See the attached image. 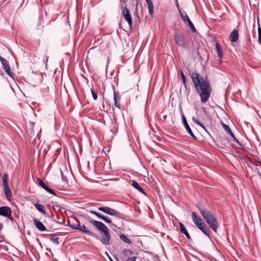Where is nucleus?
<instances>
[{
	"mask_svg": "<svg viewBox=\"0 0 261 261\" xmlns=\"http://www.w3.org/2000/svg\"><path fill=\"white\" fill-rule=\"evenodd\" d=\"M190 75L197 93L200 95L201 102H206L210 97L212 92V88L208 81L206 79L203 80L195 71L190 72Z\"/></svg>",
	"mask_w": 261,
	"mask_h": 261,
	"instance_id": "1",
	"label": "nucleus"
},
{
	"mask_svg": "<svg viewBox=\"0 0 261 261\" xmlns=\"http://www.w3.org/2000/svg\"><path fill=\"white\" fill-rule=\"evenodd\" d=\"M199 210L203 219L210 225L214 231L216 232L219 225L217 219L214 214L211 211L205 208L199 207Z\"/></svg>",
	"mask_w": 261,
	"mask_h": 261,
	"instance_id": "2",
	"label": "nucleus"
},
{
	"mask_svg": "<svg viewBox=\"0 0 261 261\" xmlns=\"http://www.w3.org/2000/svg\"><path fill=\"white\" fill-rule=\"evenodd\" d=\"M89 222L99 231L102 232L101 235V239H100L101 242L104 245L109 244L111 236L109 228L107 227V226L100 221L90 220Z\"/></svg>",
	"mask_w": 261,
	"mask_h": 261,
	"instance_id": "3",
	"label": "nucleus"
},
{
	"mask_svg": "<svg viewBox=\"0 0 261 261\" xmlns=\"http://www.w3.org/2000/svg\"><path fill=\"white\" fill-rule=\"evenodd\" d=\"M173 38L175 43L179 46L186 48L187 41L184 34L179 30H176L173 33Z\"/></svg>",
	"mask_w": 261,
	"mask_h": 261,
	"instance_id": "4",
	"label": "nucleus"
},
{
	"mask_svg": "<svg viewBox=\"0 0 261 261\" xmlns=\"http://www.w3.org/2000/svg\"><path fill=\"white\" fill-rule=\"evenodd\" d=\"M98 210L108 215L116 217L119 219H124V215L109 207H99Z\"/></svg>",
	"mask_w": 261,
	"mask_h": 261,
	"instance_id": "5",
	"label": "nucleus"
},
{
	"mask_svg": "<svg viewBox=\"0 0 261 261\" xmlns=\"http://www.w3.org/2000/svg\"><path fill=\"white\" fill-rule=\"evenodd\" d=\"M0 61L3 66L5 72L11 77L14 79V73L11 70L8 61L0 56Z\"/></svg>",
	"mask_w": 261,
	"mask_h": 261,
	"instance_id": "6",
	"label": "nucleus"
},
{
	"mask_svg": "<svg viewBox=\"0 0 261 261\" xmlns=\"http://www.w3.org/2000/svg\"><path fill=\"white\" fill-rule=\"evenodd\" d=\"M191 216L194 223L197 228H199L205 224L203 219L196 212H192Z\"/></svg>",
	"mask_w": 261,
	"mask_h": 261,
	"instance_id": "7",
	"label": "nucleus"
},
{
	"mask_svg": "<svg viewBox=\"0 0 261 261\" xmlns=\"http://www.w3.org/2000/svg\"><path fill=\"white\" fill-rule=\"evenodd\" d=\"M123 15L124 17L125 20L128 22L129 26L131 27L132 26V16L129 10L126 7H124L123 8Z\"/></svg>",
	"mask_w": 261,
	"mask_h": 261,
	"instance_id": "8",
	"label": "nucleus"
},
{
	"mask_svg": "<svg viewBox=\"0 0 261 261\" xmlns=\"http://www.w3.org/2000/svg\"><path fill=\"white\" fill-rule=\"evenodd\" d=\"M181 119L182 123L186 129V130L188 133V134L193 138L196 139V136L194 135L192 131V129L191 127H190L189 125L188 124L186 118L184 115H181Z\"/></svg>",
	"mask_w": 261,
	"mask_h": 261,
	"instance_id": "9",
	"label": "nucleus"
},
{
	"mask_svg": "<svg viewBox=\"0 0 261 261\" xmlns=\"http://www.w3.org/2000/svg\"><path fill=\"white\" fill-rule=\"evenodd\" d=\"M12 214V211L10 207L7 206L0 207V216L5 217H10Z\"/></svg>",
	"mask_w": 261,
	"mask_h": 261,
	"instance_id": "10",
	"label": "nucleus"
},
{
	"mask_svg": "<svg viewBox=\"0 0 261 261\" xmlns=\"http://www.w3.org/2000/svg\"><path fill=\"white\" fill-rule=\"evenodd\" d=\"M38 184L40 187H41L42 188H43L45 190H46L48 193L54 195H56V193L55 191H54L53 190L50 189L49 187L46 184H45L42 179L40 178L38 179Z\"/></svg>",
	"mask_w": 261,
	"mask_h": 261,
	"instance_id": "11",
	"label": "nucleus"
},
{
	"mask_svg": "<svg viewBox=\"0 0 261 261\" xmlns=\"http://www.w3.org/2000/svg\"><path fill=\"white\" fill-rule=\"evenodd\" d=\"M33 223L35 226L40 231H44L47 230L44 224L37 219H33Z\"/></svg>",
	"mask_w": 261,
	"mask_h": 261,
	"instance_id": "12",
	"label": "nucleus"
},
{
	"mask_svg": "<svg viewBox=\"0 0 261 261\" xmlns=\"http://www.w3.org/2000/svg\"><path fill=\"white\" fill-rule=\"evenodd\" d=\"M229 38L231 42H235L237 41L239 39L238 31L236 29H233L230 34Z\"/></svg>",
	"mask_w": 261,
	"mask_h": 261,
	"instance_id": "13",
	"label": "nucleus"
},
{
	"mask_svg": "<svg viewBox=\"0 0 261 261\" xmlns=\"http://www.w3.org/2000/svg\"><path fill=\"white\" fill-rule=\"evenodd\" d=\"M217 54L218 57L219 58V61L221 63L223 58V53L222 51L221 46L219 43H216L215 44Z\"/></svg>",
	"mask_w": 261,
	"mask_h": 261,
	"instance_id": "14",
	"label": "nucleus"
},
{
	"mask_svg": "<svg viewBox=\"0 0 261 261\" xmlns=\"http://www.w3.org/2000/svg\"><path fill=\"white\" fill-rule=\"evenodd\" d=\"M222 126H223V128L225 129V130L226 132H227L232 138H233L234 140L236 142L239 143L238 140L236 138V137L234 136V134L231 132L230 127H229V126L228 125L223 123Z\"/></svg>",
	"mask_w": 261,
	"mask_h": 261,
	"instance_id": "15",
	"label": "nucleus"
},
{
	"mask_svg": "<svg viewBox=\"0 0 261 261\" xmlns=\"http://www.w3.org/2000/svg\"><path fill=\"white\" fill-rule=\"evenodd\" d=\"M3 187H4V190L5 195L7 197V199L9 200L11 199L12 198V192L10 190V189L9 188V184L6 185H3Z\"/></svg>",
	"mask_w": 261,
	"mask_h": 261,
	"instance_id": "16",
	"label": "nucleus"
},
{
	"mask_svg": "<svg viewBox=\"0 0 261 261\" xmlns=\"http://www.w3.org/2000/svg\"><path fill=\"white\" fill-rule=\"evenodd\" d=\"M67 223L68 225L72 229H77V228H79L80 222H76L75 223V220H68Z\"/></svg>",
	"mask_w": 261,
	"mask_h": 261,
	"instance_id": "17",
	"label": "nucleus"
},
{
	"mask_svg": "<svg viewBox=\"0 0 261 261\" xmlns=\"http://www.w3.org/2000/svg\"><path fill=\"white\" fill-rule=\"evenodd\" d=\"M179 227H180V232L181 233H182L183 234H185V236H186L187 239H188L189 240L191 239V236H190L189 233H188V232L187 229L186 228V227H185L184 225L181 223H179Z\"/></svg>",
	"mask_w": 261,
	"mask_h": 261,
	"instance_id": "18",
	"label": "nucleus"
},
{
	"mask_svg": "<svg viewBox=\"0 0 261 261\" xmlns=\"http://www.w3.org/2000/svg\"><path fill=\"white\" fill-rule=\"evenodd\" d=\"M77 229L82 232L87 233L88 234L94 235V233L92 232H91L89 229H87L86 227L84 225L81 226L79 224V228H77Z\"/></svg>",
	"mask_w": 261,
	"mask_h": 261,
	"instance_id": "19",
	"label": "nucleus"
},
{
	"mask_svg": "<svg viewBox=\"0 0 261 261\" xmlns=\"http://www.w3.org/2000/svg\"><path fill=\"white\" fill-rule=\"evenodd\" d=\"M132 182V186L137 189L138 191L141 192V193L145 194L144 191V189L140 186V185L135 180H133L130 181Z\"/></svg>",
	"mask_w": 261,
	"mask_h": 261,
	"instance_id": "20",
	"label": "nucleus"
},
{
	"mask_svg": "<svg viewBox=\"0 0 261 261\" xmlns=\"http://www.w3.org/2000/svg\"><path fill=\"white\" fill-rule=\"evenodd\" d=\"M148 5L149 13L151 15L153 14L154 12L153 4L151 0H145Z\"/></svg>",
	"mask_w": 261,
	"mask_h": 261,
	"instance_id": "21",
	"label": "nucleus"
},
{
	"mask_svg": "<svg viewBox=\"0 0 261 261\" xmlns=\"http://www.w3.org/2000/svg\"><path fill=\"white\" fill-rule=\"evenodd\" d=\"M199 229L205 235L210 237V231L209 228L206 224L203 225L202 226L200 227Z\"/></svg>",
	"mask_w": 261,
	"mask_h": 261,
	"instance_id": "22",
	"label": "nucleus"
},
{
	"mask_svg": "<svg viewBox=\"0 0 261 261\" xmlns=\"http://www.w3.org/2000/svg\"><path fill=\"white\" fill-rule=\"evenodd\" d=\"M34 206L40 212L42 213L43 215H45L46 214V211H45V207L43 205L39 203H35Z\"/></svg>",
	"mask_w": 261,
	"mask_h": 261,
	"instance_id": "23",
	"label": "nucleus"
},
{
	"mask_svg": "<svg viewBox=\"0 0 261 261\" xmlns=\"http://www.w3.org/2000/svg\"><path fill=\"white\" fill-rule=\"evenodd\" d=\"M50 241L53 242L54 243L58 245L59 242V238L56 237V234H50Z\"/></svg>",
	"mask_w": 261,
	"mask_h": 261,
	"instance_id": "24",
	"label": "nucleus"
},
{
	"mask_svg": "<svg viewBox=\"0 0 261 261\" xmlns=\"http://www.w3.org/2000/svg\"><path fill=\"white\" fill-rule=\"evenodd\" d=\"M119 237L120 239L124 242L129 244L132 243V241L130 240V239H128L125 234H120Z\"/></svg>",
	"mask_w": 261,
	"mask_h": 261,
	"instance_id": "25",
	"label": "nucleus"
},
{
	"mask_svg": "<svg viewBox=\"0 0 261 261\" xmlns=\"http://www.w3.org/2000/svg\"><path fill=\"white\" fill-rule=\"evenodd\" d=\"M114 105L115 106L119 108V109H121L120 105L118 103L117 101V93L115 90V88H114Z\"/></svg>",
	"mask_w": 261,
	"mask_h": 261,
	"instance_id": "26",
	"label": "nucleus"
},
{
	"mask_svg": "<svg viewBox=\"0 0 261 261\" xmlns=\"http://www.w3.org/2000/svg\"><path fill=\"white\" fill-rule=\"evenodd\" d=\"M192 121L193 122L196 123L197 125H199L200 127L203 128L205 131H206V128L204 125L200 122V121L195 117L192 118Z\"/></svg>",
	"mask_w": 261,
	"mask_h": 261,
	"instance_id": "27",
	"label": "nucleus"
},
{
	"mask_svg": "<svg viewBox=\"0 0 261 261\" xmlns=\"http://www.w3.org/2000/svg\"><path fill=\"white\" fill-rule=\"evenodd\" d=\"M186 21L188 22V24H189V27H190V29H191V30L192 31V32L193 33L196 32V29L195 27H194V25L193 24L192 22L191 21L190 19L189 18Z\"/></svg>",
	"mask_w": 261,
	"mask_h": 261,
	"instance_id": "28",
	"label": "nucleus"
},
{
	"mask_svg": "<svg viewBox=\"0 0 261 261\" xmlns=\"http://www.w3.org/2000/svg\"><path fill=\"white\" fill-rule=\"evenodd\" d=\"M8 179H9V175L8 174H4L2 177L3 180V186L8 185Z\"/></svg>",
	"mask_w": 261,
	"mask_h": 261,
	"instance_id": "29",
	"label": "nucleus"
},
{
	"mask_svg": "<svg viewBox=\"0 0 261 261\" xmlns=\"http://www.w3.org/2000/svg\"><path fill=\"white\" fill-rule=\"evenodd\" d=\"M178 11L180 14V16L184 21L186 22L189 19V16L187 15H184L183 12L181 11V10H179Z\"/></svg>",
	"mask_w": 261,
	"mask_h": 261,
	"instance_id": "30",
	"label": "nucleus"
},
{
	"mask_svg": "<svg viewBox=\"0 0 261 261\" xmlns=\"http://www.w3.org/2000/svg\"><path fill=\"white\" fill-rule=\"evenodd\" d=\"M180 74H181V80H182L184 87L187 89V83H186V76H185V74H184L182 71H181Z\"/></svg>",
	"mask_w": 261,
	"mask_h": 261,
	"instance_id": "31",
	"label": "nucleus"
},
{
	"mask_svg": "<svg viewBox=\"0 0 261 261\" xmlns=\"http://www.w3.org/2000/svg\"><path fill=\"white\" fill-rule=\"evenodd\" d=\"M90 213L96 216L98 218H99V219H101V220H103V217H105L104 215H101L100 213H99L97 212H95V211H90Z\"/></svg>",
	"mask_w": 261,
	"mask_h": 261,
	"instance_id": "32",
	"label": "nucleus"
},
{
	"mask_svg": "<svg viewBox=\"0 0 261 261\" xmlns=\"http://www.w3.org/2000/svg\"><path fill=\"white\" fill-rule=\"evenodd\" d=\"M61 176H62V179L63 181L65 182L66 185H68V180L67 177L64 175L63 172L61 170Z\"/></svg>",
	"mask_w": 261,
	"mask_h": 261,
	"instance_id": "33",
	"label": "nucleus"
},
{
	"mask_svg": "<svg viewBox=\"0 0 261 261\" xmlns=\"http://www.w3.org/2000/svg\"><path fill=\"white\" fill-rule=\"evenodd\" d=\"M91 93L92 94L93 98L94 100H96L97 99V94L94 89L93 88L91 89Z\"/></svg>",
	"mask_w": 261,
	"mask_h": 261,
	"instance_id": "34",
	"label": "nucleus"
},
{
	"mask_svg": "<svg viewBox=\"0 0 261 261\" xmlns=\"http://www.w3.org/2000/svg\"><path fill=\"white\" fill-rule=\"evenodd\" d=\"M60 149L58 148L56 151V153H55L54 156H53V162H55L56 160V159L57 158L59 154L60 153Z\"/></svg>",
	"mask_w": 261,
	"mask_h": 261,
	"instance_id": "35",
	"label": "nucleus"
},
{
	"mask_svg": "<svg viewBox=\"0 0 261 261\" xmlns=\"http://www.w3.org/2000/svg\"><path fill=\"white\" fill-rule=\"evenodd\" d=\"M105 222L108 223H111L112 221L111 220L108 218V217L105 216V217L103 218V220Z\"/></svg>",
	"mask_w": 261,
	"mask_h": 261,
	"instance_id": "36",
	"label": "nucleus"
},
{
	"mask_svg": "<svg viewBox=\"0 0 261 261\" xmlns=\"http://www.w3.org/2000/svg\"><path fill=\"white\" fill-rule=\"evenodd\" d=\"M137 257L136 256L129 257L127 258L126 261H136Z\"/></svg>",
	"mask_w": 261,
	"mask_h": 261,
	"instance_id": "37",
	"label": "nucleus"
},
{
	"mask_svg": "<svg viewBox=\"0 0 261 261\" xmlns=\"http://www.w3.org/2000/svg\"><path fill=\"white\" fill-rule=\"evenodd\" d=\"M175 1V4H176V6L177 7V8L178 9V10L179 11V10H180V7L179 6V4H178V1L177 0H174Z\"/></svg>",
	"mask_w": 261,
	"mask_h": 261,
	"instance_id": "38",
	"label": "nucleus"
},
{
	"mask_svg": "<svg viewBox=\"0 0 261 261\" xmlns=\"http://www.w3.org/2000/svg\"><path fill=\"white\" fill-rule=\"evenodd\" d=\"M123 252L124 253L128 252L130 254H132V251L131 250H127V249H124L123 250Z\"/></svg>",
	"mask_w": 261,
	"mask_h": 261,
	"instance_id": "39",
	"label": "nucleus"
},
{
	"mask_svg": "<svg viewBox=\"0 0 261 261\" xmlns=\"http://www.w3.org/2000/svg\"><path fill=\"white\" fill-rule=\"evenodd\" d=\"M259 35H261V28L260 27L258 28V36H259Z\"/></svg>",
	"mask_w": 261,
	"mask_h": 261,
	"instance_id": "40",
	"label": "nucleus"
},
{
	"mask_svg": "<svg viewBox=\"0 0 261 261\" xmlns=\"http://www.w3.org/2000/svg\"><path fill=\"white\" fill-rule=\"evenodd\" d=\"M106 253L107 254V256H108L109 259L110 261H113V260L112 259V258L109 255L108 253L106 252Z\"/></svg>",
	"mask_w": 261,
	"mask_h": 261,
	"instance_id": "41",
	"label": "nucleus"
},
{
	"mask_svg": "<svg viewBox=\"0 0 261 261\" xmlns=\"http://www.w3.org/2000/svg\"><path fill=\"white\" fill-rule=\"evenodd\" d=\"M258 41H259V42L260 44H261V35H259V36H258Z\"/></svg>",
	"mask_w": 261,
	"mask_h": 261,
	"instance_id": "42",
	"label": "nucleus"
},
{
	"mask_svg": "<svg viewBox=\"0 0 261 261\" xmlns=\"http://www.w3.org/2000/svg\"><path fill=\"white\" fill-rule=\"evenodd\" d=\"M7 218H9L12 222H13L14 221V218L13 217H12V216H11L10 217H7Z\"/></svg>",
	"mask_w": 261,
	"mask_h": 261,
	"instance_id": "43",
	"label": "nucleus"
},
{
	"mask_svg": "<svg viewBox=\"0 0 261 261\" xmlns=\"http://www.w3.org/2000/svg\"><path fill=\"white\" fill-rule=\"evenodd\" d=\"M59 223H60V224H62V223H64L65 222V220H62V221H59V222H58Z\"/></svg>",
	"mask_w": 261,
	"mask_h": 261,
	"instance_id": "44",
	"label": "nucleus"
},
{
	"mask_svg": "<svg viewBox=\"0 0 261 261\" xmlns=\"http://www.w3.org/2000/svg\"><path fill=\"white\" fill-rule=\"evenodd\" d=\"M114 258L116 259V261H119V259L117 256H114Z\"/></svg>",
	"mask_w": 261,
	"mask_h": 261,
	"instance_id": "45",
	"label": "nucleus"
},
{
	"mask_svg": "<svg viewBox=\"0 0 261 261\" xmlns=\"http://www.w3.org/2000/svg\"><path fill=\"white\" fill-rule=\"evenodd\" d=\"M120 2L123 3H125L127 2V0H120Z\"/></svg>",
	"mask_w": 261,
	"mask_h": 261,
	"instance_id": "46",
	"label": "nucleus"
},
{
	"mask_svg": "<svg viewBox=\"0 0 261 261\" xmlns=\"http://www.w3.org/2000/svg\"><path fill=\"white\" fill-rule=\"evenodd\" d=\"M0 74H4V73H3V71H2V70H1V68H0Z\"/></svg>",
	"mask_w": 261,
	"mask_h": 261,
	"instance_id": "47",
	"label": "nucleus"
},
{
	"mask_svg": "<svg viewBox=\"0 0 261 261\" xmlns=\"http://www.w3.org/2000/svg\"><path fill=\"white\" fill-rule=\"evenodd\" d=\"M48 57L47 56H46V62L47 63V61H48Z\"/></svg>",
	"mask_w": 261,
	"mask_h": 261,
	"instance_id": "48",
	"label": "nucleus"
},
{
	"mask_svg": "<svg viewBox=\"0 0 261 261\" xmlns=\"http://www.w3.org/2000/svg\"><path fill=\"white\" fill-rule=\"evenodd\" d=\"M44 156H45V154L47 153V151L45 150H44Z\"/></svg>",
	"mask_w": 261,
	"mask_h": 261,
	"instance_id": "49",
	"label": "nucleus"
},
{
	"mask_svg": "<svg viewBox=\"0 0 261 261\" xmlns=\"http://www.w3.org/2000/svg\"><path fill=\"white\" fill-rule=\"evenodd\" d=\"M259 165H260V167H261V161H259Z\"/></svg>",
	"mask_w": 261,
	"mask_h": 261,
	"instance_id": "50",
	"label": "nucleus"
}]
</instances>
